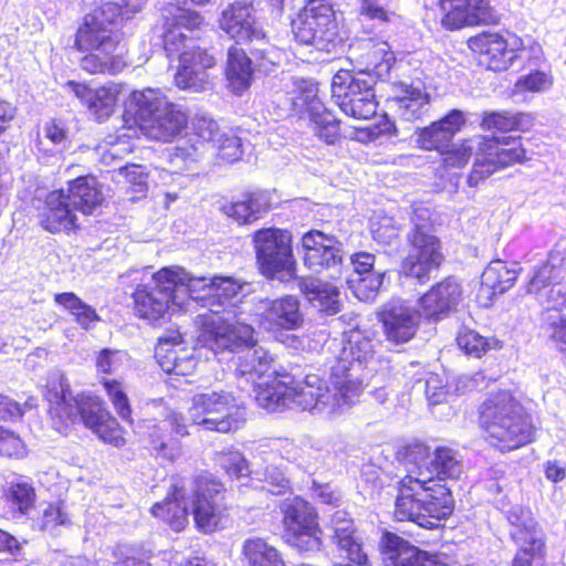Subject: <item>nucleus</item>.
I'll list each match as a JSON object with an SVG mask.
<instances>
[{
	"label": "nucleus",
	"mask_w": 566,
	"mask_h": 566,
	"mask_svg": "<svg viewBox=\"0 0 566 566\" xmlns=\"http://www.w3.org/2000/svg\"><path fill=\"white\" fill-rule=\"evenodd\" d=\"M385 270L378 269L374 273H367L358 277H352L348 283L355 296L363 302H371L382 285Z\"/></svg>",
	"instance_id": "47"
},
{
	"label": "nucleus",
	"mask_w": 566,
	"mask_h": 566,
	"mask_svg": "<svg viewBox=\"0 0 566 566\" xmlns=\"http://www.w3.org/2000/svg\"><path fill=\"white\" fill-rule=\"evenodd\" d=\"M260 326L268 332L293 331L304 322L300 302L295 296L286 295L280 298H261L256 303Z\"/></svg>",
	"instance_id": "20"
},
{
	"label": "nucleus",
	"mask_w": 566,
	"mask_h": 566,
	"mask_svg": "<svg viewBox=\"0 0 566 566\" xmlns=\"http://www.w3.org/2000/svg\"><path fill=\"white\" fill-rule=\"evenodd\" d=\"M291 242V233L282 229L266 228L254 233L256 261L265 276L283 280L292 275L295 262Z\"/></svg>",
	"instance_id": "12"
},
{
	"label": "nucleus",
	"mask_w": 566,
	"mask_h": 566,
	"mask_svg": "<svg viewBox=\"0 0 566 566\" xmlns=\"http://www.w3.org/2000/svg\"><path fill=\"white\" fill-rule=\"evenodd\" d=\"M4 500L12 510L25 514L34 504L35 491L27 480L14 478L4 486Z\"/></svg>",
	"instance_id": "44"
},
{
	"label": "nucleus",
	"mask_w": 566,
	"mask_h": 566,
	"mask_svg": "<svg viewBox=\"0 0 566 566\" xmlns=\"http://www.w3.org/2000/svg\"><path fill=\"white\" fill-rule=\"evenodd\" d=\"M340 373L342 367H332L327 380L307 375L303 381L284 373L281 379L258 384L254 398L259 407L270 412L296 407L316 415H339L358 401L356 382Z\"/></svg>",
	"instance_id": "3"
},
{
	"label": "nucleus",
	"mask_w": 566,
	"mask_h": 566,
	"mask_svg": "<svg viewBox=\"0 0 566 566\" xmlns=\"http://www.w3.org/2000/svg\"><path fill=\"white\" fill-rule=\"evenodd\" d=\"M65 197L75 211L92 214L103 202V193L94 177H80L69 184Z\"/></svg>",
	"instance_id": "38"
},
{
	"label": "nucleus",
	"mask_w": 566,
	"mask_h": 566,
	"mask_svg": "<svg viewBox=\"0 0 566 566\" xmlns=\"http://www.w3.org/2000/svg\"><path fill=\"white\" fill-rule=\"evenodd\" d=\"M45 398L50 413L65 427L80 419L101 440L120 447L125 443L123 430L117 420L106 409L105 403L94 396L74 397L67 379L62 374H53L46 385Z\"/></svg>",
	"instance_id": "5"
},
{
	"label": "nucleus",
	"mask_w": 566,
	"mask_h": 566,
	"mask_svg": "<svg viewBox=\"0 0 566 566\" xmlns=\"http://www.w3.org/2000/svg\"><path fill=\"white\" fill-rule=\"evenodd\" d=\"M268 208V200L262 193H247L241 200L224 205L222 211L240 224L251 223L258 214Z\"/></svg>",
	"instance_id": "43"
},
{
	"label": "nucleus",
	"mask_w": 566,
	"mask_h": 566,
	"mask_svg": "<svg viewBox=\"0 0 566 566\" xmlns=\"http://www.w3.org/2000/svg\"><path fill=\"white\" fill-rule=\"evenodd\" d=\"M337 25L331 4L311 1L292 22L295 39L305 45L329 52L337 41Z\"/></svg>",
	"instance_id": "11"
},
{
	"label": "nucleus",
	"mask_w": 566,
	"mask_h": 566,
	"mask_svg": "<svg viewBox=\"0 0 566 566\" xmlns=\"http://www.w3.org/2000/svg\"><path fill=\"white\" fill-rule=\"evenodd\" d=\"M101 382L117 415L124 421H130L132 409L128 397L125 394L122 384L115 379L106 378H103Z\"/></svg>",
	"instance_id": "54"
},
{
	"label": "nucleus",
	"mask_w": 566,
	"mask_h": 566,
	"mask_svg": "<svg viewBox=\"0 0 566 566\" xmlns=\"http://www.w3.org/2000/svg\"><path fill=\"white\" fill-rule=\"evenodd\" d=\"M401 94L394 99V107L397 115L406 120L413 122L421 118L429 109L430 95L421 86L401 83Z\"/></svg>",
	"instance_id": "37"
},
{
	"label": "nucleus",
	"mask_w": 566,
	"mask_h": 566,
	"mask_svg": "<svg viewBox=\"0 0 566 566\" xmlns=\"http://www.w3.org/2000/svg\"><path fill=\"white\" fill-rule=\"evenodd\" d=\"M442 154L447 168H461L468 164L472 155L475 156L472 171L468 177L470 187L478 186L497 169L522 163L526 158L520 140L512 137L476 136Z\"/></svg>",
	"instance_id": "9"
},
{
	"label": "nucleus",
	"mask_w": 566,
	"mask_h": 566,
	"mask_svg": "<svg viewBox=\"0 0 566 566\" xmlns=\"http://www.w3.org/2000/svg\"><path fill=\"white\" fill-rule=\"evenodd\" d=\"M104 163L109 164L112 160L124 157L132 151L130 145L120 137H109L104 145L98 146Z\"/></svg>",
	"instance_id": "63"
},
{
	"label": "nucleus",
	"mask_w": 566,
	"mask_h": 566,
	"mask_svg": "<svg viewBox=\"0 0 566 566\" xmlns=\"http://www.w3.org/2000/svg\"><path fill=\"white\" fill-rule=\"evenodd\" d=\"M461 296V284L454 277H447L419 298L420 313L429 321L443 319L457 308Z\"/></svg>",
	"instance_id": "27"
},
{
	"label": "nucleus",
	"mask_w": 566,
	"mask_h": 566,
	"mask_svg": "<svg viewBox=\"0 0 566 566\" xmlns=\"http://www.w3.org/2000/svg\"><path fill=\"white\" fill-rule=\"evenodd\" d=\"M242 555L249 566H286L280 552L261 537L247 538Z\"/></svg>",
	"instance_id": "42"
},
{
	"label": "nucleus",
	"mask_w": 566,
	"mask_h": 566,
	"mask_svg": "<svg viewBox=\"0 0 566 566\" xmlns=\"http://www.w3.org/2000/svg\"><path fill=\"white\" fill-rule=\"evenodd\" d=\"M178 436L188 434L185 417L179 412H171L163 422L147 427L149 447L156 457L175 461L181 455V443L172 438L168 431Z\"/></svg>",
	"instance_id": "29"
},
{
	"label": "nucleus",
	"mask_w": 566,
	"mask_h": 566,
	"mask_svg": "<svg viewBox=\"0 0 566 566\" xmlns=\"http://www.w3.org/2000/svg\"><path fill=\"white\" fill-rule=\"evenodd\" d=\"M311 125L314 134L328 145L339 137V120L326 108L312 107Z\"/></svg>",
	"instance_id": "46"
},
{
	"label": "nucleus",
	"mask_w": 566,
	"mask_h": 566,
	"mask_svg": "<svg viewBox=\"0 0 566 566\" xmlns=\"http://www.w3.org/2000/svg\"><path fill=\"white\" fill-rule=\"evenodd\" d=\"M375 84L376 80L371 74L339 70L332 80V98L335 103H339L349 98L356 99L366 94L375 95Z\"/></svg>",
	"instance_id": "35"
},
{
	"label": "nucleus",
	"mask_w": 566,
	"mask_h": 566,
	"mask_svg": "<svg viewBox=\"0 0 566 566\" xmlns=\"http://www.w3.org/2000/svg\"><path fill=\"white\" fill-rule=\"evenodd\" d=\"M479 420L486 440L501 451L518 449L533 440L534 428L509 391L491 394L480 407Z\"/></svg>",
	"instance_id": "8"
},
{
	"label": "nucleus",
	"mask_w": 566,
	"mask_h": 566,
	"mask_svg": "<svg viewBox=\"0 0 566 566\" xmlns=\"http://www.w3.org/2000/svg\"><path fill=\"white\" fill-rule=\"evenodd\" d=\"M212 148L227 163L239 160L243 153L241 139L232 133H222Z\"/></svg>",
	"instance_id": "56"
},
{
	"label": "nucleus",
	"mask_w": 566,
	"mask_h": 566,
	"mask_svg": "<svg viewBox=\"0 0 566 566\" xmlns=\"http://www.w3.org/2000/svg\"><path fill=\"white\" fill-rule=\"evenodd\" d=\"M483 129L497 132L514 130L513 113L491 112L485 113L481 123Z\"/></svg>",
	"instance_id": "62"
},
{
	"label": "nucleus",
	"mask_w": 566,
	"mask_h": 566,
	"mask_svg": "<svg viewBox=\"0 0 566 566\" xmlns=\"http://www.w3.org/2000/svg\"><path fill=\"white\" fill-rule=\"evenodd\" d=\"M191 513L196 526L203 533H211L227 522L222 499V484L209 476H198L189 483Z\"/></svg>",
	"instance_id": "14"
},
{
	"label": "nucleus",
	"mask_w": 566,
	"mask_h": 566,
	"mask_svg": "<svg viewBox=\"0 0 566 566\" xmlns=\"http://www.w3.org/2000/svg\"><path fill=\"white\" fill-rule=\"evenodd\" d=\"M332 542L336 545L339 555L356 565L367 563L363 537L355 526V523L345 511H336L329 521Z\"/></svg>",
	"instance_id": "28"
},
{
	"label": "nucleus",
	"mask_w": 566,
	"mask_h": 566,
	"mask_svg": "<svg viewBox=\"0 0 566 566\" xmlns=\"http://www.w3.org/2000/svg\"><path fill=\"white\" fill-rule=\"evenodd\" d=\"M230 478H241L249 474L248 461L241 452L234 449H228L216 453L214 458Z\"/></svg>",
	"instance_id": "53"
},
{
	"label": "nucleus",
	"mask_w": 566,
	"mask_h": 566,
	"mask_svg": "<svg viewBox=\"0 0 566 566\" xmlns=\"http://www.w3.org/2000/svg\"><path fill=\"white\" fill-rule=\"evenodd\" d=\"M122 9L108 2L86 14L76 33V45L81 51H90L81 60V67L91 74H117L126 66L123 50L116 35L108 29L123 20Z\"/></svg>",
	"instance_id": "6"
},
{
	"label": "nucleus",
	"mask_w": 566,
	"mask_h": 566,
	"mask_svg": "<svg viewBox=\"0 0 566 566\" xmlns=\"http://www.w3.org/2000/svg\"><path fill=\"white\" fill-rule=\"evenodd\" d=\"M252 60L239 48L231 46L228 51L227 80L230 90L241 95L245 92L252 81Z\"/></svg>",
	"instance_id": "41"
},
{
	"label": "nucleus",
	"mask_w": 566,
	"mask_h": 566,
	"mask_svg": "<svg viewBox=\"0 0 566 566\" xmlns=\"http://www.w3.org/2000/svg\"><path fill=\"white\" fill-rule=\"evenodd\" d=\"M54 302L69 311L75 317L76 323L85 329H90L99 319L95 308L83 302L75 293L55 294Z\"/></svg>",
	"instance_id": "45"
},
{
	"label": "nucleus",
	"mask_w": 566,
	"mask_h": 566,
	"mask_svg": "<svg viewBox=\"0 0 566 566\" xmlns=\"http://www.w3.org/2000/svg\"><path fill=\"white\" fill-rule=\"evenodd\" d=\"M41 226L50 232L71 230L76 227L75 210L63 190L52 191L45 199V208L40 217Z\"/></svg>",
	"instance_id": "34"
},
{
	"label": "nucleus",
	"mask_w": 566,
	"mask_h": 566,
	"mask_svg": "<svg viewBox=\"0 0 566 566\" xmlns=\"http://www.w3.org/2000/svg\"><path fill=\"white\" fill-rule=\"evenodd\" d=\"M338 347L340 352L332 367H342L343 373L340 374L346 376V379L356 382L358 387L357 398L359 399L364 389V368L374 357V344L359 331H350L346 334L345 339L338 344Z\"/></svg>",
	"instance_id": "19"
},
{
	"label": "nucleus",
	"mask_w": 566,
	"mask_h": 566,
	"mask_svg": "<svg viewBox=\"0 0 566 566\" xmlns=\"http://www.w3.org/2000/svg\"><path fill=\"white\" fill-rule=\"evenodd\" d=\"M0 454L9 458H21L25 454V446L22 439L3 427H0Z\"/></svg>",
	"instance_id": "60"
},
{
	"label": "nucleus",
	"mask_w": 566,
	"mask_h": 566,
	"mask_svg": "<svg viewBox=\"0 0 566 566\" xmlns=\"http://www.w3.org/2000/svg\"><path fill=\"white\" fill-rule=\"evenodd\" d=\"M125 116L132 118L149 139L169 143L188 126L185 109L172 103L159 88L134 90L124 102Z\"/></svg>",
	"instance_id": "7"
},
{
	"label": "nucleus",
	"mask_w": 566,
	"mask_h": 566,
	"mask_svg": "<svg viewBox=\"0 0 566 566\" xmlns=\"http://www.w3.org/2000/svg\"><path fill=\"white\" fill-rule=\"evenodd\" d=\"M380 551L387 566H433L426 552L389 532L381 537Z\"/></svg>",
	"instance_id": "32"
},
{
	"label": "nucleus",
	"mask_w": 566,
	"mask_h": 566,
	"mask_svg": "<svg viewBox=\"0 0 566 566\" xmlns=\"http://www.w3.org/2000/svg\"><path fill=\"white\" fill-rule=\"evenodd\" d=\"M342 112L355 119H369L376 112L378 103L376 102L375 95L360 96L356 99H346L345 102L335 103Z\"/></svg>",
	"instance_id": "51"
},
{
	"label": "nucleus",
	"mask_w": 566,
	"mask_h": 566,
	"mask_svg": "<svg viewBox=\"0 0 566 566\" xmlns=\"http://www.w3.org/2000/svg\"><path fill=\"white\" fill-rule=\"evenodd\" d=\"M370 231L374 240L385 245L391 244L399 234V229L390 217H382L377 221L373 220Z\"/></svg>",
	"instance_id": "59"
},
{
	"label": "nucleus",
	"mask_w": 566,
	"mask_h": 566,
	"mask_svg": "<svg viewBox=\"0 0 566 566\" xmlns=\"http://www.w3.org/2000/svg\"><path fill=\"white\" fill-rule=\"evenodd\" d=\"M243 284L230 276H192L180 268H165L134 292L136 314L157 321L171 307L188 310L189 301L200 303L208 312L198 316L201 342L211 350L235 348L252 339L253 331L244 324H233L220 315L226 301L238 297Z\"/></svg>",
	"instance_id": "1"
},
{
	"label": "nucleus",
	"mask_w": 566,
	"mask_h": 566,
	"mask_svg": "<svg viewBox=\"0 0 566 566\" xmlns=\"http://www.w3.org/2000/svg\"><path fill=\"white\" fill-rule=\"evenodd\" d=\"M251 55L259 71L269 73L273 66L277 65L282 60L281 50L269 43V41L260 39L259 42H252Z\"/></svg>",
	"instance_id": "49"
},
{
	"label": "nucleus",
	"mask_w": 566,
	"mask_h": 566,
	"mask_svg": "<svg viewBox=\"0 0 566 566\" xmlns=\"http://www.w3.org/2000/svg\"><path fill=\"white\" fill-rule=\"evenodd\" d=\"M440 7L444 12L442 22L448 29L497 21L496 11L489 0H440Z\"/></svg>",
	"instance_id": "22"
},
{
	"label": "nucleus",
	"mask_w": 566,
	"mask_h": 566,
	"mask_svg": "<svg viewBox=\"0 0 566 566\" xmlns=\"http://www.w3.org/2000/svg\"><path fill=\"white\" fill-rule=\"evenodd\" d=\"M552 76L544 71H532L516 81L515 87L520 92H542L551 87Z\"/></svg>",
	"instance_id": "58"
},
{
	"label": "nucleus",
	"mask_w": 566,
	"mask_h": 566,
	"mask_svg": "<svg viewBox=\"0 0 566 566\" xmlns=\"http://www.w3.org/2000/svg\"><path fill=\"white\" fill-rule=\"evenodd\" d=\"M113 555L116 566H149L150 552L139 545L119 544Z\"/></svg>",
	"instance_id": "52"
},
{
	"label": "nucleus",
	"mask_w": 566,
	"mask_h": 566,
	"mask_svg": "<svg viewBox=\"0 0 566 566\" xmlns=\"http://www.w3.org/2000/svg\"><path fill=\"white\" fill-rule=\"evenodd\" d=\"M405 459L408 469L400 481L395 515L399 521L434 528L453 511L451 491L440 481L458 479L462 461L450 448H437L431 454L430 448L418 441L407 446Z\"/></svg>",
	"instance_id": "2"
},
{
	"label": "nucleus",
	"mask_w": 566,
	"mask_h": 566,
	"mask_svg": "<svg viewBox=\"0 0 566 566\" xmlns=\"http://www.w3.org/2000/svg\"><path fill=\"white\" fill-rule=\"evenodd\" d=\"M189 417L207 430L227 433L238 430L245 421L242 401L228 390H211L192 397Z\"/></svg>",
	"instance_id": "10"
},
{
	"label": "nucleus",
	"mask_w": 566,
	"mask_h": 566,
	"mask_svg": "<svg viewBox=\"0 0 566 566\" xmlns=\"http://www.w3.org/2000/svg\"><path fill=\"white\" fill-rule=\"evenodd\" d=\"M505 515L513 527L511 536L516 544L531 545L533 555H541L545 546L532 512L523 506L514 505L505 511Z\"/></svg>",
	"instance_id": "33"
},
{
	"label": "nucleus",
	"mask_w": 566,
	"mask_h": 566,
	"mask_svg": "<svg viewBox=\"0 0 566 566\" xmlns=\"http://www.w3.org/2000/svg\"><path fill=\"white\" fill-rule=\"evenodd\" d=\"M188 512L185 484L181 486L175 484L171 497L151 507L154 516L161 518L177 532L188 524Z\"/></svg>",
	"instance_id": "39"
},
{
	"label": "nucleus",
	"mask_w": 566,
	"mask_h": 566,
	"mask_svg": "<svg viewBox=\"0 0 566 566\" xmlns=\"http://www.w3.org/2000/svg\"><path fill=\"white\" fill-rule=\"evenodd\" d=\"M69 137L64 124L52 120L45 123L39 136V148L43 151L59 153L67 147Z\"/></svg>",
	"instance_id": "48"
},
{
	"label": "nucleus",
	"mask_w": 566,
	"mask_h": 566,
	"mask_svg": "<svg viewBox=\"0 0 566 566\" xmlns=\"http://www.w3.org/2000/svg\"><path fill=\"white\" fill-rule=\"evenodd\" d=\"M522 40L515 34L483 32L469 40V48L480 55V63L493 71H505L517 57Z\"/></svg>",
	"instance_id": "16"
},
{
	"label": "nucleus",
	"mask_w": 566,
	"mask_h": 566,
	"mask_svg": "<svg viewBox=\"0 0 566 566\" xmlns=\"http://www.w3.org/2000/svg\"><path fill=\"white\" fill-rule=\"evenodd\" d=\"M122 87V84L114 82L95 88L74 81L65 84V88L70 90L98 122L106 120L115 112Z\"/></svg>",
	"instance_id": "24"
},
{
	"label": "nucleus",
	"mask_w": 566,
	"mask_h": 566,
	"mask_svg": "<svg viewBox=\"0 0 566 566\" xmlns=\"http://www.w3.org/2000/svg\"><path fill=\"white\" fill-rule=\"evenodd\" d=\"M69 523V515L64 512L61 503L48 504L40 517V526L45 531H53L56 526Z\"/></svg>",
	"instance_id": "61"
},
{
	"label": "nucleus",
	"mask_w": 566,
	"mask_h": 566,
	"mask_svg": "<svg viewBox=\"0 0 566 566\" xmlns=\"http://www.w3.org/2000/svg\"><path fill=\"white\" fill-rule=\"evenodd\" d=\"M182 336L172 332L159 339L155 356L163 371L179 376L191 375L197 367L192 352L182 347Z\"/></svg>",
	"instance_id": "30"
},
{
	"label": "nucleus",
	"mask_w": 566,
	"mask_h": 566,
	"mask_svg": "<svg viewBox=\"0 0 566 566\" xmlns=\"http://www.w3.org/2000/svg\"><path fill=\"white\" fill-rule=\"evenodd\" d=\"M459 347L468 355L481 357L489 349L495 348L499 342L494 338H485L471 329H463L457 337Z\"/></svg>",
	"instance_id": "50"
},
{
	"label": "nucleus",
	"mask_w": 566,
	"mask_h": 566,
	"mask_svg": "<svg viewBox=\"0 0 566 566\" xmlns=\"http://www.w3.org/2000/svg\"><path fill=\"white\" fill-rule=\"evenodd\" d=\"M359 14L379 22L389 21L390 17V12L385 8L382 0H359Z\"/></svg>",
	"instance_id": "64"
},
{
	"label": "nucleus",
	"mask_w": 566,
	"mask_h": 566,
	"mask_svg": "<svg viewBox=\"0 0 566 566\" xmlns=\"http://www.w3.org/2000/svg\"><path fill=\"white\" fill-rule=\"evenodd\" d=\"M304 264L314 272L336 268L343 261L342 244L321 231H310L302 238Z\"/></svg>",
	"instance_id": "26"
},
{
	"label": "nucleus",
	"mask_w": 566,
	"mask_h": 566,
	"mask_svg": "<svg viewBox=\"0 0 566 566\" xmlns=\"http://www.w3.org/2000/svg\"><path fill=\"white\" fill-rule=\"evenodd\" d=\"M380 321L389 342L403 344L416 334L419 312L402 300H391L380 313Z\"/></svg>",
	"instance_id": "25"
},
{
	"label": "nucleus",
	"mask_w": 566,
	"mask_h": 566,
	"mask_svg": "<svg viewBox=\"0 0 566 566\" xmlns=\"http://www.w3.org/2000/svg\"><path fill=\"white\" fill-rule=\"evenodd\" d=\"M286 94L295 106L307 104L316 95V85L311 80L290 76L284 84Z\"/></svg>",
	"instance_id": "55"
},
{
	"label": "nucleus",
	"mask_w": 566,
	"mask_h": 566,
	"mask_svg": "<svg viewBox=\"0 0 566 566\" xmlns=\"http://www.w3.org/2000/svg\"><path fill=\"white\" fill-rule=\"evenodd\" d=\"M465 115L460 109L450 111L441 119L433 122L430 126L419 130L417 143L426 150H438L443 153L452 142L453 137L465 124Z\"/></svg>",
	"instance_id": "31"
},
{
	"label": "nucleus",
	"mask_w": 566,
	"mask_h": 566,
	"mask_svg": "<svg viewBox=\"0 0 566 566\" xmlns=\"http://www.w3.org/2000/svg\"><path fill=\"white\" fill-rule=\"evenodd\" d=\"M237 297L231 298L230 301H226V304L223 307H221L220 315H224L226 317H230L231 323L238 325V324H245L242 323L239 318L240 312L238 311L237 306ZM252 331L254 332V328L250 325ZM242 347H247L248 350L242 355L238 357V367L237 373L242 377H248L254 381V376H256L260 381L255 382L254 390L256 389L258 384L263 381H271L275 378L281 379L282 375L284 373H280L279 369L275 366V359L272 354H270L269 350L263 348L262 346H255V339H254V333L252 334V339L238 345L235 348H224L219 349V352H235L239 350ZM214 353H218V350H213Z\"/></svg>",
	"instance_id": "13"
},
{
	"label": "nucleus",
	"mask_w": 566,
	"mask_h": 566,
	"mask_svg": "<svg viewBox=\"0 0 566 566\" xmlns=\"http://www.w3.org/2000/svg\"><path fill=\"white\" fill-rule=\"evenodd\" d=\"M348 59L358 72L371 74L377 81L388 76L396 62V55L386 41L361 38L349 45Z\"/></svg>",
	"instance_id": "18"
},
{
	"label": "nucleus",
	"mask_w": 566,
	"mask_h": 566,
	"mask_svg": "<svg viewBox=\"0 0 566 566\" xmlns=\"http://www.w3.org/2000/svg\"><path fill=\"white\" fill-rule=\"evenodd\" d=\"M220 28L237 43L259 42L264 31L255 20L253 7L243 1L228 6L221 14Z\"/></svg>",
	"instance_id": "23"
},
{
	"label": "nucleus",
	"mask_w": 566,
	"mask_h": 566,
	"mask_svg": "<svg viewBox=\"0 0 566 566\" xmlns=\"http://www.w3.org/2000/svg\"><path fill=\"white\" fill-rule=\"evenodd\" d=\"M221 134L216 120L207 116H197L192 123V134L174 148L170 161L174 165L198 161L209 146L213 147Z\"/></svg>",
	"instance_id": "21"
},
{
	"label": "nucleus",
	"mask_w": 566,
	"mask_h": 566,
	"mask_svg": "<svg viewBox=\"0 0 566 566\" xmlns=\"http://www.w3.org/2000/svg\"><path fill=\"white\" fill-rule=\"evenodd\" d=\"M209 0H168L163 10V41L168 55H179V67L175 83L181 90L199 92L208 83L207 70L214 65L213 56L193 45L192 32L202 24L199 13L184 8L188 3L205 4Z\"/></svg>",
	"instance_id": "4"
},
{
	"label": "nucleus",
	"mask_w": 566,
	"mask_h": 566,
	"mask_svg": "<svg viewBox=\"0 0 566 566\" xmlns=\"http://www.w3.org/2000/svg\"><path fill=\"white\" fill-rule=\"evenodd\" d=\"M410 250L401 264V272L423 282L429 279L431 271L437 270L442 260L439 239L433 234L409 233Z\"/></svg>",
	"instance_id": "17"
},
{
	"label": "nucleus",
	"mask_w": 566,
	"mask_h": 566,
	"mask_svg": "<svg viewBox=\"0 0 566 566\" xmlns=\"http://www.w3.org/2000/svg\"><path fill=\"white\" fill-rule=\"evenodd\" d=\"M126 358L127 355L124 352L104 348L96 356V370L101 374H115L122 368Z\"/></svg>",
	"instance_id": "57"
},
{
	"label": "nucleus",
	"mask_w": 566,
	"mask_h": 566,
	"mask_svg": "<svg viewBox=\"0 0 566 566\" xmlns=\"http://www.w3.org/2000/svg\"><path fill=\"white\" fill-rule=\"evenodd\" d=\"M517 275V264L509 266L501 260L492 261L481 275V293L489 296L503 294L514 285Z\"/></svg>",
	"instance_id": "40"
},
{
	"label": "nucleus",
	"mask_w": 566,
	"mask_h": 566,
	"mask_svg": "<svg viewBox=\"0 0 566 566\" xmlns=\"http://www.w3.org/2000/svg\"><path fill=\"white\" fill-rule=\"evenodd\" d=\"M284 524L290 543L301 552H317L322 547V531L314 509L301 497L284 503Z\"/></svg>",
	"instance_id": "15"
},
{
	"label": "nucleus",
	"mask_w": 566,
	"mask_h": 566,
	"mask_svg": "<svg viewBox=\"0 0 566 566\" xmlns=\"http://www.w3.org/2000/svg\"><path fill=\"white\" fill-rule=\"evenodd\" d=\"M298 287L311 305L319 312L334 315L340 311L339 291L336 286L315 277H303Z\"/></svg>",
	"instance_id": "36"
}]
</instances>
